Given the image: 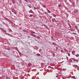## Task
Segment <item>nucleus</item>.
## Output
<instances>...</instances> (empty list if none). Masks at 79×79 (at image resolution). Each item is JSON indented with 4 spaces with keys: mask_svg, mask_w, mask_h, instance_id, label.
Masks as SVG:
<instances>
[{
    "mask_svg": "<svg viewBox=\"0 0 79 79\" xmlns=\"http://www.w3.org/2000/svg\"><path fill=\"white\" fill-rule=\"evenodd\" d=\"M52 21H56V19H55V18H54L52 19Z\"/></svg>",
    "mask_w": 79,
    "mask_h": 79,
    "instance_id": "6e6552de",
    "label": "nucleus"
},
{
    "mask_svg": "<svg viewBox=\"0 0 79 79\" xmlns=\"http://www.w3.org/2000/svg\"><path fill=\"white\" fill-rule=\"evenodd\" d=\"M43 7H44V8H46V6H45V5H43Z\"/></svg>",
    "mask_w": 79,
    "mask_h": 79,
    "instance_id": "5701e85b",
    "label": "nucleus"
},
{
    "mask_svg": "<svg viewBox=\"0 0 79 79\" xmlns=\"http://www.w3.org/2000/svg\"><path fill=\"white\" fill-rule=\"evenodd\" d=\"M44 64V63H41V66H43V65Z\"/></svg>",
    "mask_w": 79,
    "mask_h": 79,
    "instance_id": "58836bf2",
    "label": "nucleus"
},
{
    "mask_svg": "<svg viewBox=\"0 0 79 79\" xmlns=\"http://www.w3.org/2000/svg\"><path fill=\"white\" fill-rule=\"evenodd\" d=\"M33 16V15H30L29 16V17H32Z\"/></svg>",
    "mask_w": 79,
    "mask_h": 79,
    "instance_id": "7c9ffc66",
    "label": "nucleus"
},
{
    "mask_svg": "<svg viewBox=\"0 0 79 79\" xmlns=\"http://www.w3.org/2000/svg\"><path fill=\"white\" fill-rule=\"evenodd\" d=\"M38 13H40V11H39V10H38Z\"/></svg>",
    "mask_w": 79,
    "mask_h": 79,
    "instance_id": "774afa93",
    "label": "nucleus"
},
{
    "mask_svg": "<svg viewBox=\"0 0 79 79\" xmlns=\"http://www.w3.org/2000/svg\"><path fill=\"white\" fill-rule=\"evenodd\" d=\"M11 48H7V50H10Z\"/></svg>",
    "mask_w": 79,
    "mask_h": 79,
    "instance_id": "e433bc0d",
    "label": "nucleus"
},
{
    "mask_svg": "<svg viewBox=\"0 0 79 79\" xmlns=\"http://www.w3.org/2000/svg\"><path fill=\"white\" fill-rule=\"evenodd\" d=\"M52 44L53 45H56V43L55 42H52Z\"/></svg>",
    "mask_w": 79,
    "mask_h": 79,
    "instance_id": "393cba45",
    "label": "nucleus"
},
{
    "mask_svg": "<svg viewBox=\"0 0 79 79\" xmlns=\"http://www.w3.org/2000/svg\"><path fill=\"white\" fill-rule=\"evenodd\" d=\"M47 10H48V13H51V11H50V10H48V9H47Z\"/></svg>",
    "mask_w": 79,
    "mask_h": 79,
    "instance_id": "ddd939ff",
    "label": "nucleus"
},
{
    "mask_svg": "<svg viewBox=\"0 0 79 79\" xmlns=\"http://www.w3.org/2000/svg\"><path fill=\"white\" fill-rule=\"evenodd\" d=\"M69 2H72V0H69Z\"/></svg>",
    "mask_w": 79,
    "mask_h": 79,
    "instance_id": "bf43d9fd",
    "label": "nucleus"
},
{
    "mask_svg": "<svg viewBox=\"0 0 79 79\" xmlns=\"http://www.w3.org/2000/svg\"><path fill=\"white\" fill-rule=\"evenodd\" d=\"M13 52L11 53V54L12 55H14V53H15V51H12Z\"/></svg>",
    "mask_w": 79,
    "mask_h": 79,
    "instance_id": "f8f14e48",
    "label": "nucleus"
},
{
    "mask_svg": "<svg viewBox=\"0 0 79 79\" xmlns=\"http://www.w3.org/2000/svg\"><path fill=\"white\" fill-rule=\"evenodd\" d=\"M66 54H68L69 56H70V54H69V53H67Z\"/></svg>",
    "mask_w": 79,
    "mask_h": 79,
    "instance_id": "79ce46f5",
    "label": "nucleus"
},
{
    "mask_svg": "<svg viewBox=\"0 0 79 79\" xmlns=\"http://www.w3.org/2000/svg\"><path fill=\"white\" fill-rule=\"evenodd\" d=\"M9 22H10V23H11V24H13V22L11 21V20H10L9 21Z\"/></svg>",
    "mask_w": 79,
    "mask_h": 79,
    "instance_id": "c756f323",
    "label": "nucleus"
},
{
    "mask_svg": "<svg viewBox=\"0 0 79 79\" xmlns=\"http://www.w3.org/2000/svg\"><path fill=\"white\" fill-rule=\"evenodd\" d=\"M12 3L13 4H14V3H15V1H12Z\"/></svg>",
    "mask_w": 79,
    "mask_h": 79,
    "instance_id": "de8ad7c7",
    "label": "nucleus"
},
{
    "mask_svg": "<svg viewBox=\"0 0 79 79\" xmlns=\"http://www.w3.org/2000/svg\"><path fill=\"white\" fill-rule=\"evenodd\" d=\"M55 34V35H56V34H58V33L57 32H56Z\"/></svg>",
    "mask_w": 79,
    "mask_h": 79,
    "instance_id": "864d4df0",
    "label": "nucleus"
},
{
    "mask_svg": "<svg viewBox=\"0 0 79 79\" xmlns=\"http://www.w3.org/2000/svg\"><path fill=\"white\" fill-rule=\"evenodd\" d=\"M6 79H10V78L9 77H6Z\"/></svg>",
    "mask_w": 79,
    "mask_h": 79,
    "instance_id": "b1692460",
    "label": "nucleus"
},
{
    "mask_svg": "<svg viewBox=\"0 0 79 79\" xmlns=\"http://www.w3.org/2000/svg\"><path fill=\"white\" fill-rule=\"evenodd\" d=\"M60 52L61 53H64V51L63 50H61Z\"/></svg>",
    "mask_w": 79,
    "mask_h": 79,
    "instance_id": "ea45409f",
    "label": "nucleus"
},
{
    "mask_svg": "<svg viewBox=\"0 0 79 79\" xmlns=\"http://www.w3.org/2000/svg\"><path fill=\"white\" fill-rule=\"evenodd\" d=\"M39 8H40V7H36V9L37 10H39Z\"/></svg>",
    "mask_w": 79,
    "mask_h": 79,
    "instance_id": "a19ab883",
    "label": "nucleus"
},
{
    "mask_svg": "<svg viewBox=\"0 0 79 79\" xmlns=\"http://www.w3.org/2000/svg\"><path fill=\"white\" fill-rule=\"evenodd\" d=\"M23 32H26L27 33H29V31H28L26 30H23Z\"/></svg>",
    "mask_w": 79,
    "mask_h": 79,
    "instance_id": "39448f33",
    "label": "nucleus"
},
{
    "mask_svg": "<svg viewBox=\"0 0 79 79\" xmlns=\"http://www.w3.org/2000/svg\"><path fill=\"white\" fill-rule=\"evenodd\" d=\"M53 16L54 17H56V15L55 14H54L53 15Z\"/></svg>",
    "mask_w": 79,
    "mask_h": 79,
    "instance_id": "a878e982",
    "label": "nucleus"
},
{
    "mask_svg": "<svg viewBox=\"0 0 79 79\" xmlns=\"http://www.w3.org/2000/svg\"><path fill=\"white\" fill-rule=\"evenodd\" d=\"M15 10L14 9H12V12H13V13H14V12H15Z\"/></svg>",
    "mask_w": 79,
    "mask_h": 79,
    "instance_id": "a211bd4d",
    "label": "nucleus"
},
{
    "mask_svg": "<svg viewBox=\"0 0 79 79\" xmlns=\"http://www.w3.org/2000/svg\"><path fill=\"white\" fill-rule=\"evenodd\" d=\"M36 74H39V72H38L36 73Z\"/></svg>",
    "mask_w": 79,
    "mask_h": 79,
    "instance_id": "e2e57ef3",
    "label": "nucleus"
},
{
    "mask_svg": "<svg viewBox=\"0 0 79 79\" xmlns=\"http://www.w3.org/2000/svg\"><path fill=\"white\" fill-rule=\"evenodd\" d=\"M31 37V36H29V35H28V38H29Z\"/></svg>",
    "mask_w": 79,
    "mask_h": 79,
    "instance_id": "603ef678",
    "label": "nucleus"
},
{
    "mask_svg": "<svg viewBox=\"0 0 79 79\" xmlns=\"http://www.w3.org/2000/svg\"><path fill=\"white\" fill-rule=\"evenodd\" d=\"M27 6H28V7H29V8H31V4H27Z\"/></svg>",
    "mask_w": 79,
    "mask_h": 79,
    "instance_id": "9b49d317",
    "label": "nucleus"
},
{
    "mask_svg": "<svg viewBox=\"0 0 79 79\" xmlns=\"http://www.w3.org/2000/svg\"><path fill=\"white\" fill-rule=\"evenodd\" d=\"M9 32H12V30H11V29H9Z\"/></svg>",
    "mask_w": 79,
    "mask_h": 79,
    "instance_id": "72a5a7b5",
    "label": "nucleus"
},
{
    "mask_svg": "<svg viewBox=\"0 0 79 79\" xmlns=\"http://www.w3.org/2000/svg\"><path fill=\"white\" fill-rule=\"evenodd\" d=\"M14 13V14H15V15L17 13V12H15Z\"/></svg>",
    "mask_w": 79,
    "mask_h": 79,
    "instance_id": "6e6d98bb",
    "label": "nucleus"
},
{
    "mask_svg": "<svg viewBox=\"0 0 79 79\" xmlns=\"http://www.w3.org/2000/svg\"><path fill=\"white\" fill-rule=\"evenodd\" d=\"M51 53H54V52H51Z\"/></svg>",
    "mask_w": 79,
    "mask_h": 79,
    "instance_id": "0e129e2a",
    "label": "nucleus"
},
{
    "mask_svg": "<svg viewBox=\"0 0 79 79\" xmlns=\"http://www.w3.org/2000/svg\"><path fill=\"white\" fill-rule=\"evenodd\" d=\"M34 0H29V2H30V3H31V2H33V1Z\"/></svg>",
    "mask_w": 79,
    "mask_h": 79,
    "instance_id": "c85d7f7f",
    "label": "nucleus"
},
{
    "mask_svg": "<svg viewBox=\"0 0 79 79\" xmlns=\"http://www.w3.org/2000/svg\"><path fill=\"white\" fill-rule=\"evenodd\" d=\"M77 70H79V67L77 68Z\"/></svg>",
    "mask_w": 79,
    "mask_h": 79,
    "instance_id": "052dcab7",
    "label": "nucleus"
},
{
    "mask_svg": "<svg viewBox=\"0 0 79 79\" xmlns=\"http://www.w3.org/2000/svg\"><path fill=\"white\" fill-rule=\"evenodd\" d=\"M51 69H54V68H53V67H51Z\"/></svg>",
    "mask_w": 79,
    "mask_h": 79,
    "instance_id": "49530a36",
    "label": "nucleus"
},
{
    "mask_svg": "<svg viewBox=\"0 0 79 79\" xmlns=\"http://www.w3.org/2000/svg\"><path fill=\"white\" fill-rule=\"evenodd\" d=\"M28 65H29L30 66H31L32 65V64L31 63H29Z\"/></svg>",
    "mask_w": 79,
    "mask_h": 79,
    "instance_id": "c03bdc74",
    "label": "nucleus"
},
{
    "mask_svg": "<svg viewBox=\"0 0 79 79\" xmlns=\"http://www.w3.org/2000/svg\"><path fill=\"white\" fill-rule=\"evenodd\" d=\"M58 7H61V4H60L58 5Z\"/></svg>",
    "mask_w": 79,
    "mask_h": 79,
    "instance_id": "4be33fe9",
    "label": "nucleus"
},
{
    "mask_svg": "<svg viewBox=\"0 0 79 79\" xmlns=\"http://www.w3.org/2000/svg\"><path fill=\"white\" fill-rule=\"evenodd\" d=\"M44 27H46L47 26L45 24H44Z\"/></svg>",
    "mask_w": 79,
    "mask_h": 79,
    "instance_id": "37998d69",
    "label": "nucleus"
},
{
    "mask_svg": "<svg viewBox=\"0 0 79 79\" xmlns=\"http://www.w3.org/2000/svg\"><path fill=\"white\" fill-rule=\"evenodd\" d=\"M34 9H35V10H36V9H37V8H36L35 7H34Z\"/></svg>",
    "mask_w": 79,
    "mask_h": 79,
    "instance_id": "13d9d810",
    "label": "nucleus"
},
{
    "mask_svg": "<svg viewBox=\"0 0 79 79\" xmlns=\"http://www.w3.org/2000/svg\"><path fill=\"white\" fill-rule=\"evenodd\" d=\"M71 78H72V79L75 78V76H73L71 77Z\"/></svg>",
    "mask_w": 79,
    "mask_h": 79,
    "instance_id": "c9c22d12",
    "label": "nucleus"
},
{
    "mask_svg": "<svg viewBox=\"0 0 79 79\" xmlns=\"http://www.w3.org/2000/svg\"><path fill=\"white\" fill-rule=\"evenodd\" d=\"M72 54H74V53H75V51H73L72 52Z\"/></svg>",
    "mask_w": 79,
    "mask_h": 79,
    "instance_id": "dca6fc26",
    "label": "nucleus"
},
{
    "mask_svg": "<svg viewBox=\"0 0 79 79\" xmlns=\"http://www.w3.org/2000/svg\"><path fill=\"white\" fill-rule=\"evenodd\" d=\"M52 55H53V57H55V53H53Z\"/></svg>",
    "mask_w": 79,
    "mask_h": 79,
    "instance_id": "bb28decb",
    "label": "nucleus"
},
{
    "mask_svg": "<svg viewBox=\"0 0 79 79\" xmlns=\"http://www.w3.org/2000/svg\"><path fill=\"white\" fill-rule=\"evenodd\" d=\"M68 25L69 26V27H70V28H72V27H71V26L70 23H68Z\"/></svg>",
    "mask_w": 79,
    "mask_h": 79,
    "instance_id": "9d476101",
    "label": "nucleus"
},
{
    "mask_svg": "<svg viewBox=\"0 0 79 79\" xmlns=\"http://www.w3.org/2000/svg\"><path fill=\"white\" fill-rule=\"evenodd\" d=\"M73 34L74 35H77V33L75 32H73Z\"/></svg>",
    "mask_w": 79,
    "mask_h": 79,
    "instance_id": "2f4dec72",
    "label": "nucleus"
},
{
    "mask_svg": "<svg viewBox=\"0 0 79 79\" xmlns=\"http://www.w3.org/2000/svg\"><path fill=\"white\" fill-rule=\"evenodd\" d=\"M75 11L76 12H77L78 11V10L77 9H75Z\"/></svg>",
    "mask_w": 79,
    "mask_h": 79,
    "instance_id": "4c0bfd02",
    "label": "nucleus"
},
{
    "mask_svg": "<svg viewBox=\"0 0 79 79\" xmlns=\"http://www.w3.org/2000/svg\"><path fill=\"white\" fill-rule=\"evenodd\" d=\"M36 55L38 56H40V54L39 53H37V54H36Z\"/></svg>",
    "mask_w": 79,
    "mask_h": 79,
    "instance_id": "f3484780",
    "label": "nucleus"
},
{
    "mask_svg": "<svg viewBox=\"0 0 79 79\" xmlns=\"http://www.w3.org/2000/svg\"><path fill=\"white\" fill-rule=\"evenodd\" d=\"M51 38L52 40H54L53 36H51Z\"/></svg>",
    "mask_w": 79,
    "mask_h": 79,
    "instance_id": "412c9836",
    "label": "nucleus"
},
{
    "mask_svg": "<svg viewBox=\"0 0 79 79\" xmlns=\"http://www.w3.org/2000/svg\"><path fill=\"white\" fill-rule=\"evenodd\" d=\"M0 29H1V30H2V31H3V32H6V30L3 29V28H0Z\"/></svg>",
    "mask_w": 79,
    "mask_h": 79,
    "instance_id": "7ed1b4c3",
    "label": "nucleus"
},
{
    "mask_svg": "<svg viewBox=\"0 0 79 79\" xmlns=\"http://www.w3.org/2000/svg\"><path fill=\"white\" fill-rule=\"evenodd\" d=\"M1 75H2V77H3L4 76H5L4 74H2Z\"/></svg>",
    "mask_w": 79,
    "mask_h": 79,
    "instance_id": "3c124183",
    "label": "nucleus"
},
{
    "mask_svg": "<svg viewBox=\"0 0 79 79\" xmlns=\"http://www.w3.org/2000/svg\"><path fill=\"white\" fill-rule=\"evenodd\" d=\"M19 2L20 4L22 3V1H21V0H19Z\"/></svg>",
    "mask_w": 79,
    "mask_h": 79,
    "instance_id": "4468645a",
    "label": "nucleus"
},
{
    "mask_svg": "<svg viewBox=\"0 0 79 79\" xmlns=\"http://www.w3.org/2000/svg\"><path fill=\"white\" fill-rule=\"evenodd\" d=\"M56 50H58V47H56Z\"/></svg>",
    "mask_w": 79,
    "mask_h": 79,
    "instance_id": "338daca9",
    "label": "nucleus"
},
{
    "mask_svg": "<svg viewBox=\"0 0 79 79\" xmlns=\"http://www.w3.org/2000/svg\"><path fill=\"white\" fill-rule=\"evenodd\" d=\"M37 39H40V36H38L37 37Z\"/></svg>",
    "mask_w": 79,
    "mask_h": 79,
    "instance_id": "aec40b11",
    "label": "nucleus"
},
{
    "mask_svg": "<svg viewBox=\"0 0 79 79\" xmlns=\"http://www.w3.org/2000/svg\"><path fill=\"white\" fill-rule=\"evenodd\" d=\"M64 61H62V62H60L59 63L60 64H61V63H63Z\"/></svg>",
    "mask_w": 79,
    "mask_h": 79,
    "instance_id": "09e8293b",
    "label": "nucleus"
},
{
    "mask_svg": "<svg viewBox=\"0 0 79 79\" xmlns=\"http://www.w3.org/2000/svg\"><path fill=\"white\" fill-rule=\"evenodd\" d=\"M69 63H72V62H73V60H72L69 59Z\"/></svg>",
    "mask_w": 79,
    "mask_h": 79,
    "instance_id": "2eb2a0df",
    "label": "nucleus"
},
{
    "mask_svg": "<svg viewBox=\"0 0 79 79\" xmlns=\"http://www.w3.org/2000/svg\"><path fill=\"white\" fill-rule=\"evenodd\" d=\"M5 34H6V35H10V34H8V33H5Z\"/></svg>",
    "mask_w": 79,
    "mask_h": 79,
    "instance_id": "473e14b6",
    "label": "nucleus"
},
{
    "mask_svg": "<svg viewBox=\"0 0 79 79\" xmlns=\"http://www.w3.org/2000/svg\"><path fill=\"white\" fill-rule=\"evenodd\" d=\"M2 40H5V38H3L2 39Z\"/></svg>",
    "mask_w": 79,
    "mask_h": 79,
    "instance_id": "5fc2aeb1",
    "label": "nucleus"
},
{
    "mask_svg": "<svg viewBox=\"0 0 79 79\" xmlns=\"http://www.w3.org/2000/svg\"><path fill=\"white\" fill-rule=\"evenodd\" d=\"M76 56V57H79V54H77Z\"/></svg>",
    "mask_w": 79,
    "mask_h": 79,
    "instance_id": "f704fd0d",
    "label": "nucleus"
},
{
    "mask_svg": "<svg viewBox=\"0 0 79 79\" xmlns=\"http://www.w3.org/2000/svg\"><path fill=\"white\" fill-rule=\"evenodd\" d=\"M29 13H34V12H33V11H32V10H31L29 11Z\"/></svg>",
    "mask_w": 79,
    "mask_h": 79,
    "instance_id": "0eeeda50",
    "label": "nucleus"
},
{
    "mask_svg": "<svg viewBox=\"0 0 79 79\" xmlns=\"http://www.w3.org/2000/svg\"><path fill=\"white\" fill-rule=\"evenodd\" d=\"M49 18H50V19H52V16H49Z\"/></svg>",
    "mask_w": 79,
    "mask_h": 79,
    "instance_id": "a18cd8bd",
    "label": "nucleus"
},
{
    "mask_svg": "<svg viewBox=\"0 0 79 79\" xmlns=\"http://www.w3.org/2000/svg\"><path fill=\"white\" fill-rule=\"evenodd\" d=\"M66 59H67V61H68V57L66 56Z\"/></svg>",
    "mask_w": 79,
    "mask_h": 79,
    "instance_id": "8fccbe9b",
    "label": "nucleus"
},
{
    "mask_svg": "<svg viewBox=\"0 0 79 79\" xmlns=\"http://www.w3.org/2000/svg\"><path fill=\"white\" fill-rule=\"evenodd\" d=\"M64 51H65V52H66L67 53L68 52V51L67 49H66L64 48Z\"/></svg>",
    "mask_w": 79,
    "mask_h": 79,
    "instance_id": "1a4fd4ad",
    "label": "nucleus"
},
{
    "mask_svg": "<svg viewBox=\"0 0 79 79\" xmlns=\"http://www.w3.org/2000/svg\"><path fill=\"white\" fill-rule=\"evenodd\" d=\"M4 19H5V20H6V21H10V20L6 17H4Z\"/></svg>",
    "mask_w": 79,
    "mask_h": 79,
    "instance_id": "20e7f679",
    "label": "nucleus"
},
{
    "mask_svg": "<svg viewBox=\"0 0 79 79\" xmlns=\"http://www.w3.org/2000/svg\"><path fill=\"white\" fill-rule=\"evenodd\" d=\"M30 32L31 33L30 34V35H31V36H32V37H37V36L36 35L33 34H35V32L33 31H31Z\"/></svg>",
    "mask_w": 79,
    "mask_h": 79,
    "instance_id": "f257e3e1",
    "label": "nucleus"
},
{
    "mask_svg": "<svg viewBox=\"0 0 79 79\" xmlns=\"http://www.w3.org/2000/svg\"><path fill=\"white\" fill-rule=\"evenodd\" d=\"M73 66L74 68H77V67H79L78 66L76 65H74V64L73 65Z\"/></svg>",
    "mask_w": 79,
    "mask_h": 79,
    "instance_id": "423d86ee",
    "label": "nucleus"
},
{
    "mask_svg": "<svg viewBox=\"0 0 79 79\" xmlns=\"http://www.w3.org/2000/svg\"><path fill=\"white\" fill-rule=\"evenodd\" d=\"M47 72H49V69H47Z\"/></svg>",
    "mask_w": 79,
    "mask_h": 79,
    "instance_id": "4d7b16f0",
    "label": "nucleus"
},
{
    "mask_svg": "<svg viewBox=\"0 0 79 79\" xmlns=\"http://www.w3.org/2000/svg\"><path fill=\"white\" fill-rule=\"evenodd\" d=\"M44 13L45 15H48V14L47 13V12H44Z\"/></svg>",
    "mask_w": 79,
    "mask_h": 79,
    "instance_id": "cd10ccee",
    "label": "nucleus"
},
{
    "mask_svg": "<svg viewBox=\"0 0 79 79\" xmlns=\"http://www.w3.org/2000/svg\"><path fill=\"white\" fill-rule=\"evenodd\" d=\"M72 60H73L74 61H77V63H78V61H79V60H77V59H76L74 58H72Z\"/></svg>",
    "mask_w": 79,
    "mask_h": 79,
    "instance_id": "f03ea898",
    "label": "nucleus"
},
{
    "mask_svg": "<svg viewBox=\"0 0 79 79\" xmlns=\"http://www.w3.org/2000/svg\"><path fill=\"white\" fill-rule=\"evenodd\" d=\"M25 2H27V0H24Z\"/></svg>",
    "mask_w": 79,
    "mask_h": 79,
    "instance_id": "680f3d73",
    "label": "nucleus"
},
{
    "mask_svg": "<svg viewBox=\"0 0 79 79\" xmlns=\"http://www.w3.org/2000/svg\"><path fill=\"white\" fill-rule=\"evenodd\" d=\"M56 77H58V75H57L56 76Z\"/></svg>",
    "mask_w": 79,
    "mask_h": 79,
    "instance_id": "69168bd1",
    "label": "nucleus"
},
{
    "mask_svg": "<svg viewBox=\"0 0 79 79\" xmlns=\"http://www.w3.org/2000/svg\"><path fill=\"white\" fill-rule=\"evenodd\" d=\"M75 28L76 29H77V26H75Z\"/></svg>",
    "mask_w": 79,
    "mask_h": 79,
    "instance_id": "6ab92c4d",
    "label": "nucleus"
}]
</instances>
